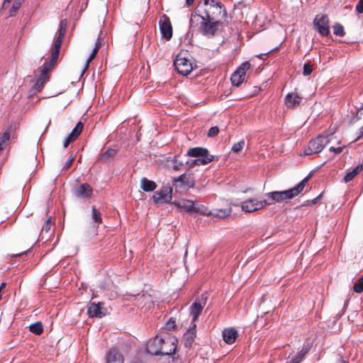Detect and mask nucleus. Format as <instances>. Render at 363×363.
<instances>
[{"mask_svg": "<svg viewBox=\"0 0 363 363\" xmlns=\"http://www.w3.org/2000/svg\"><path fill=\"white\" fill-rule=\"evenodd\" d=\"M74 160V157H70L67 161L65 162L62 169H68L73 164V162Z\"/></svg>", "mask_w": 363, "mask_h": 363, "instance_id": "43", "label": "nucleus"}, {"mask_svg": "<svg viewBox=\"0 0 363 363\" xmlns=\"http://www.w3.org/2000/svg\"><path fill=\"white\" fill-rule=\"evenodd\" d=\"M60 48L58 47V45L57 46H53V48L51 51V55L50 58L47 59L43 65V68L48 69V73L49 74L50 72L52 71V69L55 67L57 62L59 53H60Z\"/></svg>", "mask_w": 363, "mask_h": 363, "instance_id": "15", "label": "nucleus"}, {"mask_svg": "<svg viewBox=\"0 0 363 363\" xmlns=\"http://www.w3.org/2000/svg\"><path fill=\"white\" fill-rule=\"evenodd\" d=\"M271 205L267 200L258 201L257 199H249L241 203V208L246 213H253Z\"/></svg>", "mask_w": 363, "mask_h": 363, "instance_id": "5", "label": "nucleus"}, {"mask_svg": "<svg viewBox=\"0 0 363 363\" xmlns=\"http://www.w3.org/2000/svg\"><path fill=\"white\" fill-rule=\"evenodd\" d=\"M313 72V66L310 63H306L303 65V74L304 76L310 75Z\"/></svg>", "mask_w": 363, "mask_h": 363, "instance_id": "40", "label": "nucleus"}, {"mask_svg": "<svg viewBox=\"0 0 363 363\" xmlns=\"http://www.w3.org/2000/svg\"><path fill=\"white\" fill-rule=\"evenodd\" d=\"M333 33L337 36H343L345 34L343 26L339 23L334 25Z\"/></svg>", "mask_w": 363, "mask_h": 363, "instance_id": "36", "label": "nucleus"}, {"mask_svg": "<svg viewBox=\"0 0 363 363\" xmlns=\"http://www.w3.org/2000/svg\"><path fill=\"white\" fill-rule=\"evenodd\" d=\"M99 50H98V49H96V48H94V50H92L91 54H94V55H96V54H97V52H98V51H99Z\"/></svg>", "mask_w": 363, "mask_h": 363, "instance_id": "55", "label": "nucleus"}, {"mask_svg": "<svg viewBox=\"0 0 363 363\" xmlns=\"http://www.w3.org/2000/svg\"><path fill=\"white\" fill-rule=\"evenodd\" d=\"M26 252H21V253H17V254L13 255L12 257H18V256H21V255H26Z\"/></svg>", "mask_w": 363, "mask_h": 363, "instance_id": "54", "label": "nucleus"}, {"mask_svg": "<svg viewBox=\"0 0 363 363\" xmlns=\"http://www.w3.org/2000/svg\"><path fill=\"white\" fill-rule=\"evenodd\" d=\"M95 57H96L95 55L91 53V55H89V58L87 59V60L86 62V65H85L83 72H84L85 70L89 67L90 62L92 61L95 58Z\"/></svg>", "mask_w": 363, "mask_h": 363, "instance_id": "45", "label": "nucleus"}, {"mask_svg": "<svg viewBox=\"0 0 363 363\" xmlns=\"http://www.w3.org/2000/svg\"><path fill=\"white\" fill-rule=\"evenodd\" d=\"M174 65L178 73L184 76L189 74L194 69L191 61L186 57L184 56L182 52L177 55L174 60Z\"/></svg>", "mask_w": 363, "mask_h": 363, "instance_id": "4", "label": "nucleus"}, {"mask_svg": "<svg viewBox=\"0 0 363 363\" xmlns=\"http://www.w3.org/2000/svg\"><path fill=\"white\" fill-rule=\"evenodd\" d=\"M30 331L35 335H40L43 331V325L40 322H36L29 326Z\"/></svg>", "mask_w": 363, "mask_h": 363, "instance_id": "32", "label": "nucleus"}, {"mask_svg": "<svg viewBox=\"0 0 363 363\" xmlns=\"http://www.w3.org/2000/svg\"><path fill=\"white\" fill-rule=\"evenodd\" d=\"M353 290L358 294L363 292V277H361L355 281L353 286Z\"/></svg>", "mask_w": 363, "mask_h": 363, "instance_id": "34", "label": "nucleus"}, {"mask_svg": "<svg viewBox=\"0 0 363 363\" xmlns=\"http://www.w3.org/2000/svg\"><path fill=\"white\" fill-rule=\"evenodd\" d=\"M173 162H174L173 169L176 171L179 170L181 167L183 165L182 162H178L177 159L174 160Z\"/></svg>", "mask_w": 363, "mask_h": 363, "instance_id": "47", "label": "nucleus"}, {"mask_svg": "<svg viewBox=\"0 0 363 363\" xmlns=\"http://www.w3.org/2000/svg\"><path fill=\"white\" fill-rule=\"evenodd\" d=\"M219 133V128L217 126L211 127L208 132V136L209 138H213L216 136Z\"/></svg>", "mask_w": 363, "mask_h": 363, "instance_id": "41", "label": "nucleus"}, {"mask_svg": "<svg viewBox=\"0 0 363 363\" xmlns=\"http://www.w3.org/2000/svg\"><path fill=\"white\" fill-rule=\"evenodd\" d=\"M208 296L206 294H202L198 297L190 306V315L192 316L193 322L196 321L201 314L203 307L207 302Z\"/></svg>", "mask_w": 363, "mask_h": 363, "instance_id": "8", "label": "nucleus"}, {"mask_svg": "<svg viewBox=\"0 0 363 363\" xmlns=\"http://www.w3.org/2000/svg\"><path fill=\"white\" fill-rule=\"evenodd\" d=\"M231 209L230 208H226V209H220L217 210L214 212H209L208 215H211L214 218H225L228 216L230 215Z\"/></svg>", "mask_w": 363, "mask_h": 363, "instance_id": "30", "label": "nucleus"}, {"mask_svg": "<svg viewBox=\"0 0 363 363\" xmlns=\"http://www.w3.org/2000/svg\"><path fill=\"white\" fill-rule=\"evenodd\" d=\"M265 55H267V54H261V55H258L257 57L260 59H263V56H265Z\"/></svg>", "mask_w": 363, "mask_h": 363, "instance_id": "57", "label": "nucleus"}, {"mask_svg": "<svg viewBox=\"0 0 363 363\" xmlns=\"http://www.w3.org/2000/svg\"><path fill=\"white\" fill-rule=\"evenodd\" d=\"M172 188L171 186H164L160 191L155 193L152 196V199L155 203L161 201L168 203L172 199Z\"/></svg>", "mask_w": 363, "mask_h": 363, "instance_id": "12", "label": "nucleus"}, {"mask_svg": "<svg viewBox=\"0 0 363 363\" xmlns=\"http://www.w3.org/2000/svg\"><path fill=\"white\" fill-rule=\"evenodd\" d=\"M196 325L194 324L193 328L189 329L187 333L184 335L185 338V347L188 348H191L192 346V344L194 341V339L196 337Z\"/></svg>", "mask_w": 363, "mask_h": 363, "instance_id": "27", "label": "nucleus"}, {"mask_svg": "<svg viewBox=\"0 0 363 363\" xmlns=\"http://www.w3.org/2000/svg\"><path fill=\"white\" fill-rule=\"evenodd\" d=\"M363 136V125L360 128L359 130V135L356 139V140H359V138H361Z\"/></svg>", "mask_w": 363, "mask_h": 363, "instance_id": "52", "label": "nucleus"}, {"mask_svg": "<svg viewBox=\"0 0 363 363\" xmlns=\"http://www.w3.org/2000/svg\"><path fill=\"white\" fill-rule=\"evenodd\" d=\"M102 40L101 38H98L94 48L99 50L102 46Z\"/></svg>", "mask_w": 363, "mask_h": 363, "instance_id": "50", "label": "nucleus"}, {"mask_svg": "<svg viewBox=\"0 0 363 363\" xmlns=\"http://www.w3.org/2000/svg\"><path fill=\"white\" fill-rule=\"evenodd\" d=\"M162 339L157 337L148 340L146 345V352L152 355H160V350Z\"/></svg>", "mask_w": 363, "mask_h": 363, "instance_id": "16", "label": "nucleus"}, {"mask_svg": "<svg viewBox=\"0 0 363 363\" xmlns=\"http://www.w3.org/2000/svg\"><path fill=\"white\" fill-rule=\"evenodd\" d=\"M160 29L162 35L166 40H170L172 37V26L169 18L163 14L159 21Z\"/></svg>", "mask_w": 363, "mask_h": 363, "instance_id": "11", "label": "nucleus"}, {"mask_svg": "<svg viewBox=\"0 0 363 363\" xmlns=\"http://www.w3.org/2000/svg\"><path fill=\"white\" fill-rule=\"evenodd\" d=\"M25 0H15L14 3L10 9V16H13L17 12V11L21 8L23 2Z\"/></svg>", "mask_w": 363, "mask_h": 363, "instance_id": "35", "label": "nucleus"}, {"mask_svg": "<svg viewBox=\"0 0 363 363\" xmlns=\"http://www.w3.org/2000/svg\"><path fill=\"white\" fill-rule=\"evenodd\" d=\"M187 156L198 158H206L212 156L208 154V150L205 147H196L190 148L186 153Z\"/></svg>", "mask_w": 363, "mask_h": 363, "instance_id": "21", "label": "nucleus"}, {"mask_svg": "<svg viewBox=\"0 0 363 363\" xmlns=\"http://www.w3.org/2000/svg\"><path fill=\"white\" fill-rule=\"evenodd\" d=\"M135 298V304L137 306H148L150 307L151 305H153V299L151 295L147 294H137L133 296Z\"/></svg>", "mask_w": 363, "mask_h": 363, "instance_id": "19", "label": "nucleus"}, {"mask_svg": "<svg viewBox=\"0 0 363 363\" xmlns=\"http://www.w3.org/2000/svg\"><path fill=\"white\" fill-rule=\"evenodd\" d=\"M92 218L99 224L102 223L101 213L96 208L95 206L92 207Z\"/></svg>", "mask_w": 363, "mask_h": 363, "instance_id": "37", "label": "nucleus"}, {"mask_svg": "<svg viewBox=\"0 0 363 363\" xmlns=\"http://www.w3.org/2000/svg\"><path fill=\"white\" fill-rule=\"evenodd\" d=\"M323 196V193H321L319 196H318L316 198L313 199V200L311 201V203L310 204H316L318 203V201L320 200V199ZM307 205H309V203L307 204Z\"/></svg>", "mask_w": 363, "mask_h": 363, "instance_id": "51", "label": "nucleus"}, {"mask_svg": "<svg viewBox=\"0 0 363 363\" xmlns=\"http://www.w3.org/2000/svg\"><path fill=\"white\" fill-rule=\"evenodd\" d=\"M356 11L358 13H363V0H359L357 4L356 5Z\"/></svg>", "mask_w": 363, "mask_h": 363, "instance_id": "44", "label": "nucleus"}, {"mask_svg": "<svg viewBox=\"0 0 363 363\" xmlns=\"http://www.w3.org/2000/svg\"><path fill=\"white\" fill-rule=\"evenodd\" d=\"M314 26L323 36L330 34L329 18L326 14H318L313 21Z\"/></svg>", "mask_w": 363, "mask_h": 363, "instance_id": "9", "label": "nucleus"}, {"mask_svg": "<svg viewBox=\"0 0 363 363\" xmlns=\"http://www.w3.org/2000/svg\"><path fill=\"white\" fill-rule=\"evenodd\" d=\"M167 328L169 330H174L176 328L175 320L171 318L167 323Z\"/></svg>", "mask_w": 363, "mask_h": 363, "instance_id": "42", "label": "nucleus"}, {"mask_svg": "<svg viewBox=\"0 0 363 363\" xmlns=\"http://www.w3.org/2000/svg\"><path fill=\"white\" fill-rule=\"evenodd\" d=\"M73 141H74V140L69 135L64 142V147H67L68 145Z\"/></svg>", "mask_w": 363, "mask_h": 363, "instance_id": "49", "label": "nucleus"}, {"mask_svg": "<svg viewBox=\"0 0 363 363\" xmlns=\"http://www.w3.org/2000/svg\"><path fill=\"white\" fill-rule=\"evenodd\" d=\"M176 340L173 338L162 339V343L160 350V355H170L174 354L177 346L175 344Z\"/></svg>", "mask_w": 363, "mask_h": 363, "instance_id": "14", "label": "nucleus"}, {"mask_svg": "<svg viewBox=\"0 0 363 363\" xmlns=\"http://www.w3.org/2000/svg\"><path fill=\"white\" fill-rule=\"evenodd\" d=\"M140 184L141 189L147 192L153 191L157 187L155 182L149 180L145 177L141 179Z\"/></svg>", "mask_w": 363, "mask_h": 363, "instance_id": "28", "label": "nucleus"}, {"mask_svg": "<svg viewBox=\"0 0 363 363\" xmlns=\"http://www.w3.org/2000/svg\"><path fill=\"white\" fill-rule=\"evenodd\" d=\"M173 186L176 189H189L195 186V179L192 173L186 172L173 179Z\"/></svg>", "mask_w": 363, "mask_h": 363, "instance_id": "6", "label": "nucleus"}, {"mask_svg": "<svg viewBox=\"0 0 363 363\" xmlns=\"http://www.w3.org/2000/svg\"><path fill=\"white\" fill-rule=\"evenodd\" d=\"M214 157L211 156L206 158H197L196 160H189L186 162L189 168H192L194 166L205 165L213 160Z\"/></svg>", "mask_w": 363, "mask_h": 363, "instance_id": "26", "label": "nucleus"}, {"mask_svg": "<svg viewBox=\"0 0 363 363\" xmlns=\"http://www.w3.org/2000/svg\"><path fill=\"white\" fill-rule=\"evenodd\" d=\"M195 0H186V6H191L194 4Z\"/></svg>", "mask_w": 363, "mask_h": 363, "instance_id": "53", "label": "nucleus"}, {"mask_svg": "<svg viewBox=\"0 0 363 363\" xmlns=\"http://www.w3.org/2000/svg\"><path fill=\"white\" fill-rule=\"evenodd\" d=\"M173 204L178 208L184 210L188 213L199 212V209L194 206V203L191 200L182 199L179 201H174Z\"/></svg>", "mask_w": 363, "mask_h": 363, "instance_id": "17", "label": "nucleus"}, {"mask_svg": "<svg viewBox=\"0 0 363 363\" xmlns=\"http://www.w3.org/2000/svg\"><path fill=\"white\" fill-rule=\"evenodd\" d=\"M67 21L66 19H63L60 23V28L57 32V37L55 40L54 45L61 48L62 40L67 30Z\"/></svg>", "mask_w": 363, "mask_h": 363, "instance_id": "23", "label": "nucleus"}, {"mask_svg": "<svg viewBox=\"0 0 363 363\" xmlns=\"http://www.w3.org/2000/svg\"><path fill=\"white\" fill-rule=\"evenodd\" d=\"M341 363H348V362H347L345 361H342Z\"/></svg>", "mask_w": 363, "mask_h": 363, "instance_id": "58", "label": "nucleus"}, {"mask_svg": "<svg viewBox=\"0 0 363 363\" xmlns=\"http://www.w3.org/2000/svg\"><path fill=\"white\" fill-rule=\"evenodd\" d=\"M328 136L320 135L317 138L310 140L308 147L304 150L305 155H311L319 153L329 143Z\"/></svg>", "mask_w": 363, "mask_h": 363, "instance_id": "3", "label": "nucleus"}, {"mask_svg": "<svg viewBox=\"0 0 363 363\" xmlns=\"http://www.w3.org/2000/svg\"><path fill=\"white\" fill-rule=\"evenodd\" d=\"M342 150H343V147H330L329 149V150L330 152H335V154H340V152H342Z\"/></svg>", "mask_w": 363, "mask_h": 363, "instance_id": "46", "label": "nucleus"}, {"mask_svg": "<svg viewBox=\"0 0 363 363\" xmlns=\"http://www.w3.org/2000/svg\"><path fill=\"white\" fill-rule=\"evenodd\" d=\"M11 1H12V0H4V6H5V5H6V4H7V3H10Z\"/></svg>", "mask_w": 363, "mask_h": 363, "instance_id": "56", "label": "nucleus"}, {"mask_svg": "<svg viewBox=\"0 0 363 363\" xmlns=\"http://www.w3.org/2000/svg\"><path fill=\"white\" fill-rule=\"evenodd\" d=\"M245 145V141L243 140L239 141L238 143L234 144L232 147V151L235 153L240 152Z\"/></svg>", "mask_w": 363, "mask_h": 363, "instance_id": "39", "label": "nucleus"}, {"mask_svg": "<svg viewBox=\"0 0 363 363\" xmlns=\"http://www.w3.org/2000/svg\"><path fill=\"white\" fill-rule=\"evenodd\" d=\"M117 152V150L111 147L104 151L102 150L97 158V161L99 162L106 163L112 159L116 155Z\"/></svg>", "mask_w": 363, "mask_h": 363, "instance_id": "24", "label": "nucleus"}, {"mask_svg": "<svg viewBox=\"0 0 363 363\" xmlns=\"http://www.w3.org/2000/svg\"><path fill=\"white\" fill-rule=\"evenodd\" d=\"M93 193V188L87 183L81 184L74 189V194L78 198L89 199Z\"/></svg>", "mask_w": 363, "mask_h": 363, "instance_id": "13", "label": "nucleus"}, {"mask_svg": "<svg viewBox=\"0 0 363 363\" xmlns=\"http://www.w3.org/2000/svg\"><path fill=\"white\" fill-rule=\"evenodd\" d=\"M311 178V173L302 179L298 184L293 188L284 191H274L267 193L265 196L274 203H281L286 200H290L300 194L308 185L310 179Z\"/></svg>", "mask_w": 363, "mask_h": 363, "instance_id": "2", "label": "nucleus"}, {"mask_svg": "<svg viewBox=\"0 0 363 363\" xmlns=\"http://www.w3.org/2000/svg\"><path fill=\"white\" fill-rule=\"evenodd\" d=\"M84 124L81 121L78 122L72 133L69 135L74 140L79 137L83 130Z\"/></svg>", "mask_w": 363, "mask_h": 363, "instance_id": "31", "label": "nucleus"}, {"mask_svg": "<svg viewBox=\"0 0 363 363\" xmlns=\"http://www.w3.org/2000/svg\"><path fill=\"white\" fill-rule=\"evenodd\" d=\"M250 67L251 65L249 62H245L240 65L230 77L233 86H238L243 82L247 71L250 69Z\"/></svg>", "mask_w": 363, "mask_h": 363, "instance_id": "7", "label": "nucleus"}, {"mask_svg": "<svg viewBox=\"0 0 363 363\" xmlns=\"http://www.w3.org/2000/svg\"><path fill=\"white\" fill-rule=\"evenodd\" d=\"M302 97L297 94L289 93L285 97L286 106L289 108H294L301 104Z\"/></svg>", "mask_w": 363, "mask_h": 363, "instance_id": "20", "label": "nucleus"}, {"mask_svg": "<svg viewBox=\"0 0 363 363\" xmlns=\"http://www.w3.org/2000/svg\"><path fill=\"white\" fill-rule=\"evenodd\" d=\"M87 314L90 318H102L106 314L104 302H90L88 305Z\"/></svg>", "mask_w": 363, "mask_h": 363, "instance_id": "10", "label": "nucleus"}, {"mask_svg": "<svg viewBox=\"0 0 363 363\" xmlns=\"http://www.w3.org/2000/svg\"><path fill=\"white\" fill-rule=\"evenodd\" d=\"M363 169L362 165H357L355 168H354L351 172L347 173L344 177V181L345 182H349L352 181Z\"/></svg>", "mask_w": 363, "mask_h": 363, "instance_id": "29", "label": "nucleus"}, {"mask_svg": "<svg viewBox=\"0 0 363 363\" xmlns=\"http://www.w3.org/2000/svg\"><path fill=\"white\" fill-rule=\"evenodd\" d=\"M123 354L116 349L111 348L106 354V363H123Z\"/></svg>", "mask_w": 363, "mask_h": 363, "instance_id": "18", "label": "nucleus"}, {"mask_svg": "<svg viewBox=\"0 0 363 363\" xmlns=\"http://www.w3.org/2000/svg\"><path fill=\"white\" fill-rule=\"evenodd\" d=\"M50 78L49 74L48 73L47 68H43L41 70V73L38 78L37 79L33 88L37 91H40L43 87L44 86L45 83L48 81Z\"/></svg>", "mask_w": 363, "mask_h": 363, "instance_id": "22", "label": "nucleus"}, {"mask_svg": "<svg viewBox=\"0 0 363 363\" xmlns=\"http://www.w3.org/2000/svg\"><path fill=\"white\" fill-rule=\"evenodd\" d=\"M51 225H52L51 218H49L43 224L42 229H41V233L40 234V236H43L42 235H43V232L48 233L50 230ZM42 239H43V237H42Z\"/></svg>", "mask_w": 363, "mask_h": 363, "instance_id": "38", "label": "nucleus"}, {"mask_svg": "<svg viewBox=\"0 0 363 363\" xmlns=\"http://www.w3.org/2000/svg\"><path fill=\"white\" fill-rule=\"evenodd\" d=\"M222 11L226 14V11L220 2L203 0V3L200 2L191 14L190 29L208 38L215 37L223 24L218 19Z\"/></svg>", "mask_w": 363, "mask_h": 363, "instance_id": "1", "label": "nucleus"}, {"mask_svg": "<svg viewBox=\"0 0 363 363\" xmlns=\"http://www.w3.org/2000/svg\"><path fill=\"white\" fill-rule=\"evenodd\" d=\"M361 115L362 113L359 115V112L357 111L356 116L351 118L350 123H356L358 120L361 118Z\"/></svg>", "mask_w": 363, "mask_h": 363, "instance_id": "48", "label": "nucleus"}, {"mask_svg": "<svg viewBox=\"0 0 363 363\" xmlns=\"http://www.w3.org/2000/svg\"><path fill=\"white\" fill-rule=\"evenodd\" d=\"M308 350L307 348H303L294 357L290 363H300L302 359L304 358L305 355L308 352Z\"/></svg>", "mask_w": 363, "mask_h": 363, "instance_id": "33", "label": "nucleus"}, {"mask_svg": "<svg viewBox=\"0 0 363 363\" xmlns=\"http://www.w3.org/2000/svg\"><path fill=\"white\" fill-rule=\"evenodd\" d=\"M238 336V331L234 328L225 329L223 331V340L227 344H233Z\"/></svg>", "mask_w": 363, "mask_h": 363, "instance_id": "25", "label": "nucleus"}]
</instances>
